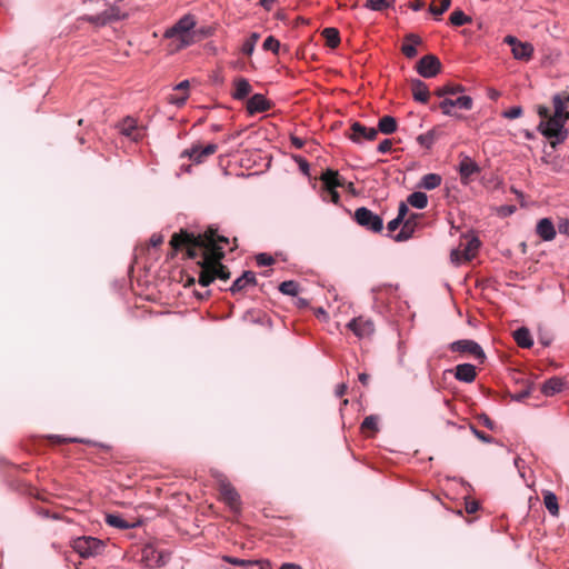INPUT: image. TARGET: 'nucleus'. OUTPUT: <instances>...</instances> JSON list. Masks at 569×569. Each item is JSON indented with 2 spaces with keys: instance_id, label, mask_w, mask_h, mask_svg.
<instances>
[{
  "instance_id": "a18cd8bd",
  "label": "nucleus",
  "mask_w": 569,
  "mask_h": 569,
  "mask_svg": "<svg viewBox=\"0 0 569 569\" xmlns=\"http://www.w3.org/2000/svg\"><path fill=\"white\" fill-rule=\"evenodd\" d=\"M263 49L264 50H270L272 51L273 53L278 54L279 52V48H280V42L272 36H269L264 41H263V44H262Z\"/></svg>"
},
{
  "instance_id": "2f4dec72",
  "label": "nucleus",
  "mask_w": 569,
  "mask_h": 569,
  "mask_svg": "<svg viewBox=\"0 0 569 569\" xmlns=\"http://www.w3.org/2000/svg\"><path fill=\"white\" fill-rule=\"evenodd\" d=\"M378 131L385 134H391L397 130V120L391 116H383L379 119Z\"/></svg>"
},
{
  "instance_id": "0eeeda50",
  "label": "nucleus",
  "mask_w": 569,
  "mask_h": 569,
  "mask_svg": "<svg viewBox=\"0 0 569 569\" xmlns=\"http://www.w3.org/2000/svg\"><path fill=\"white\" fill-rule=\"evenodd\" d=\"M73 550L82 558H89L100 553L103 548L102 541L92 537L77 538L72 543Z\"/></svg>"
},
{
  "instance_id": "4be33fe9",
  "label": "nucleus",
  "mask_w": 569,
  "mask_h": 569,
  "mask_svg": "<svg viewBox=\"0 0 569 569\" xmlns=\"http://www.w3.org/2000/svg\"><path fill=\"white\" fill-rule=\"evenodd\" d=\"M198 266L200 267L198 281L202 287H208L214 281V276L209 266L208 258H206L203 253L202 259L198 261Z\"/></svg>"
},
{
  "instance_id": "9d476101",
  "label": "nucleus",
  "mask_w": 569,
  "mask_h": 569,
  "mask_svg": "<svg viewBox=\"0 0 569 569\" xmlns=\"http://www.w3.org/2000/svg\"><path fill=\"white\" fill-rule=\"evenodd\" d=\"M416 70L423 78H433L441 71V62L435 54H427L417 62Z\"/></svg>"
},
{
  "instance_id": "f8f14e48",
  "label": "nucleus",
  "mask_w": 569,
  "mask_h": 569,
  "mask_svg": "<svg viewBox=\"0 0 569 569\" xmlns=\"http://www.w3.org/2000/svg\"><path fill=\"white\" fill-rule=\"evenodd\" d=\"M144 567L147 568H156L163 566L169 555L166 553L163 550H159L153 545H147L144 543Z\"/></svg>"
},
{
  "instance_id": "3c124183",
  "label": "nucleus",
  "mask_w": 569,
  "mask_h": 569,
  "mask_svg": "<svg viewBox=\"0 0 569 569\" xmlns=\"http://www.w3.org/2000/svg\"><path fill=\"white\" fill-rule=\"evenodd\" d=\"M256 262L258 266L260 267H264V266H271L274 263V259L273 257H271L270 254H267V253H259L257 257H256Z\"/></svg>"
},
{
  "instance_id": "5fc2aeb1",
  "label": "nucleus",
  "mask_w": 569,
  "mask_h": 569,
  "mask_svg": "<svg viewBox=\"0 0 569 569\" xmlns=\"http://www.w3.org/2000/svg\"><path fill=\"white\" fill-rule=\"evenodd\" d=\"M222 559L228 563H231L234 566H241V567H244V566H248L251 563L249 560H243V559H239V558H234V557H230V556H223Z\"/></svg>"
},
{
  "instance_id": "dca6fc26",
  "label": "nucleus",
  "mask_w": 569,
  "mask_h": 569,
  "mask_svg": "<svg viewBox=\"0 0 569 569\" xmlns=\"http://www.w3.org/2000/svg\"><path fill=\"white\" fill-rule=\"evenodd\" d=\"M351 133L349 138L357 143L362 142L363 140L372 141L378 136V130L376 128H368L360 122H355L350 127Z\"/></svg>"
},
{
  "instance_id": "603ef678",
  "label": "nucleus",
  "mask_w": 569,
  "mask_h": 569,
  "mask_svg": "<svg viewBox=\"0 0 569 569\" xmlns=\"http://www.w3.org/2000/svg\"><path fill=\"white\" fill-rule=\"evenodd\" d=\"M522 108L517 106L506 110L502 116L507 119H517L522 116Z\"/></svg>"
},
{
  "instance_id": "7c9ffc66",
  "label": "nucleus",
  "mask_w": 569,
  "mask_h": 569,
  "mask_svg": "<svg viewBox=\"0 0 569 569\" xmlns=\"http://www.w3.org/2000/svg\"><path fill=\"white\" fill-rule=\"evenodd\" d=\"M517 345L521 348H530L533 345L531 335L527 328H520L513 332Z\"/></svg>"
},
{
  "instance_id": "423d86ee",
  "label": "nucleus",
  "mask_w": 569,
  "mask_h": 569,
  "mask_svg": "<svg viewBox=\"0 0 569 569\" xmlns=\"http://www.w3.org/2000/svg\"><path fill=\"white\" fill-rule=\"evenodd\" d=\"M219 496L220 499L229 507V509L234 512L239 513L241 510V499L236 490V488L228 482L227 480L222 479L219 481Z\"/></svg>"
},
{
  "instance_id": "f257e3e1",
  "label": "nucleus",
  "mask_w": 569,
  "mask_h": 569,
  "mask_svg": "<svg viewBox=\"0 0 569 569\" xmlns=\"http://www.w3.org/2000/svg\"><path fill=\"white\" fill-rule=\"evenodd\" d=\"M229 239L218 234V230L210 227L203 233L193 234L184 229L174 232L169 241L172 256L178 251H186L188 259H196L199 251H202L208 258L209 266L214 279L228 280L230 278L229 269L221 263L224 258V250L221 244H228Z\"/></svg>"
},
{
  "instance_id": "a19ab883",
  "label": "nucleus",
  "mask_w": 569,
  "mask_h": 569,
  "mask_svg": "<svg viewBox=\"0 0 569 569\" xmlns=\"http://www.w3.org/2000/svg\"><path fill=\"white\" fill-rule=\"evenodd\" d=\"M362 432L375 433L378 431V419L375 416H368L361 423Z\"/></svg>"
},
{
  "instance_id": "412c9836",
  "label": "nucleus",
  "mask_w": 569,
  "mask_h": 569,
  "mask_svg": "<svg viewBox=\"0 0 569 569\" xmlns=\"http://www.w3.org/2000/svg\"><path fill=\"white\" fill-rule=\"evenodd\" d=\"M455 377L459 381L472 382L477 377L476 367L470 363H461L456 367Z\"/></svg>"
},
{
  "instance_id": "f03ea898",
  "label": "nucleus",
  "mask_w": 569,
  "mask_h": 569,
  "mask_svg": "<svg viewBox=\"0 0 569 569\" xmlns=\"http://www.w3.org/2000/svg\"><path fill=\"white\" fill-rule=\"evenodd\" d=\"M568 106V92H560L552 97V112L546 106H537V113L540 118L537 129L549 140L550 146L553 149H556L558 144L562 143L568 137V131L565 129V124L569 120Z\"/></svg>"
},
{
  "instance_id": "f3484780",
  "label": "nucleus",
  "mask_w": 569,
  "mask_h": 569,
  "mask_svg": "<svg viewBox=\"0 0 569 569\" xmlns=\"http://www.w3.org/2000/svg\"><path fill=\"white\" fill-rule=\"evenodd\" d=\"M271 107V102L260 93L253 94L247 102V111L249 114L268 111Z\"/></svg>"
},
{
  "instance_id": "cd10ccee",
  "label": "nucleus",
  "mask_w": 569,
  "mask_h": 569,
  "mask_svg": "<svg viewBox=\"0 0 569 569\" xmlns=\"http://www.w3.org/2000/svg\"><path fill=\"white\" fill-rule=\"evenodd\" d=\"M251 91L252 87L249 83V81L244 78H238L234 81V91L232 93V97L237 100H242L247 98Z\"/></svg>"
},
{
  "instance_id": "9b49d317",
  "label": "nucleus",
  "mask_w": 569,
  "mask_h": 569,
  "mask_svg": "<svg viewBox=\"0 0 569 569\" xmlns=\"http://www.w3.org/2000/svg\"><path fill=\"white\" fill-rule=\"evenodd\" d=\"M505 42L511 47L512 56L517 60L528 61L533 54V47L529 42H521L513 36H507Z\"/></svg>"
},
{
  "instance_id": "6e6d98bb",
  "label": "nucleus",
  "mask_w": 569,
  "mask_h": 569,
  "mask_svg": "<svg viewBox=\"0 0 569 569\" xmlns=\"http://www.w3.org/2000/svg\"><path fill=\"white\" fill-rule=\"evenodd\" d=\"M392 148V141L389 140V139H385L383 141H381L378 146V151L380 153H387L391 150Z\"/></svg>"
},
{
  "instance_id": "b1692460",
  "label": "nucleus",
  "mask_w": 569,
  "mask_h": 569,
  "mask_svg": "<svg viewBox=\"0 0 569 569\" xmlns=\"http://www.w3.org/2000/svg\"><path fill=\"white\" fill-rule=\"evenodd\" d=\"M119 129L123 136L133 141H137L140 134V130L137 127V120L129 117L122 120V122L119 124Z\"/></svg>"
},
{
  "instance_id": "a878e982",
  "label": "nucleus",
  "mask_w": 569,
  "mask_h": 569,
  "mask_svg": "<svg viewBox=\"0 0 569 569\" xmlns=\"http://www.w3.org/2000/svg\"><path fill=\"white\" fill-rule=\"evenodd\" d=\"M480 171L479 166L472 161L470 158H465L459 166V172L462 182L467 183L468 179L473 174Z\"/></svg>"
},
{
  "instance_id": "c9c22d12",
  "label": "nucleus",
  "mask_w": 569,
  "mask_h": 569,
  "mask_svg": "<svg viewBox=\"0 0 569 569\" xmlns=\"http://www.w3.org/2000/svg\"><path fill=\"white\" fill-rule=\"evenodd\" d=\"M465 91V88L461 84L457 83H447L435 91V94L438 97L446 96H456Z\"/></svg>"
},
{
  "instance_id": "e433bc0d",
  "label": "nucleus",
  "mask_w": 569,
  "mask_h": 569,
  "mask_svg": "<svg viewBox=\"0 0 569 569\" xmlns=\"http://www.w3.org/2000/svg\"><path fill=\"white\" fill-rule=\"evenodd\" d=\"M541 160L550 166L551 170L555 172L563 171L562 160L558 156H552L551 153H545Z\"/></svg>"
},
{
  "instance_id": "4c0bfd02",
  "label": "nucleus",
  "mask_w": 569,
  "mask_h": 569,
  "mask_svg": "<svg viewBox=\"0 0 569 569\" xmlns=\"http://www.w3.org/2000/svg\"><path fill=\"white\" fill-rule=\"evenodd\" d=\"M279 291L283 295L296 297L299 293V283L293 280L283 281L279 284Z\"/></svg>"
},
{
  "instance_id": "393cba45",
  "label": "nucleus",
  "mask_w": 569,
  "mask_h": 569,
  "mask_svg": "<svg viewBox=\"0 0 569 569\" xmlns=\"http://www.w3.org/2000/svg\"><path fill=\"white\" fill-rule=\"evenodd\" d=\"M106 522L111 527H116V528H120V529H129V528H133V527L141 525L140 519H137L133 522H129L126 519H123L120 515H113V513L106 515Z\"/></svg>"
},
{
  "instance_id": "a211bd4d",
  "label": "nucleus",
  "mask_w": 569,
  "mask_h": 569,
  "mask_svg": "<svg viewBox=\"0 0 569 569\" xmlns=\"http://www.w3.org/2000/svg\"><path fill=\"white\" fill-rule=\"evenodd\" d=\"M257 279L252 271H244L241 277L236 279L230 288V291L236 295L246 290L250 286H256Z\"/></svg>"
},
{
  "instance_id": "1a4fd4ad",
  "label": "nucleus",
  "mask_w": 569,
  "mask_h": 569,
  "mask_svg": "<svg viewBox=\"0 0 569 569\" xmlns=\"http://www.w3.org/2000/svg\"><path fill=\"white\" fill-rule=\"evenodd\" d=\"M452 352L468 353L475 359L482 363L486 359V355L482 348L473 340L463 339L457 340L449 346Z\"/></svg>"
},
{
  "instance_id": "2eb2a0df",
  "label": "nucleus",
  "mask_w": 569,
  "mask_h": 569,
  "mask_svg": "<svg viewBox=\"0 0 569 569\" xmlns=\"http://www.w3.org/2000/svg\"><path fill=\"white\" fill-rule=\"evenodd\" d=\"M421 214L411 213L408 218L403 219L401 230L393 237L395 241L402 242L412 238Z\"/></svg>"
},
{
  "instance_id": "8fccbe9b",
  "label": "nucleus",
  "mask_w": 569,
  "mask_h": 569,
  "mask_svg": "<svg viewBox=\"0 0 569 569\" xmlns=\"http://www.w3.org/2000/svg\"><path fill=\"white\" fill-rule=\"evenodd\" d=\"M470 430L476 436V438L485 443H491L493 441L491 436L478 430L473 425H470Z\"/></svg>"
},
{
  "instance_id": "c85d7f7f",
  "label": "nucleus",
  "mask_w": 569,
  "mask_h": 569,
  "mask_svg": "<svg viewBox=\"0 0 569 569\" xmlns=\"http://www.w3.org/2000/svg\"><path fill=\"white\" fill-rule=\"evenodd\" d=\"M562 387V380L558 377H552L542 385L541 391L546 396H553L557 392L561 391Z\"/></svg>"
},
{
  "instance_id": "79ce46f5",
  "label": "nucleus",
  "mask_w": 569,
  "mask_h": 569,
  "mask_svg": "<svg viewBox=\"0 0 569 569\" xmlns=\"http://www.w3.org/2000/svg\"><path fill=\"white\" fill-rule=\"evenodd\" d=\"M451 4V0H439V6L436 4V0L430 4V12L435 16H441L446 12Z\"/></svg>"
},
{
  "instance_id": "0e129e2a",
  "label": "nucleus",
  "mask_w": 569,
  "mask_h": 569,
  "mask_svg": "<svg viewBox=\"0 0 569 569\" xmlns=\"http://www.w3.org/2000/svg\"><path fill=\"white\" fill-rule=\"evenodd\" d=\"M290 141L292 146L297 149H301L305 144V141L301 138H298L296 136H291Z\"/></svg>"
},
{
  "instance_id": "864d4df0",
  "label": "nucleus",
  "mask_w": 569,
  "mask_h": 569,
  "mask_svg": "<svg viewBox=\"0 0 569 569\" xmlns=\"http://www.w3.org/2000/svg\"><path fill=\"white\" fill-rule=\"evenodd\" d=\"M478 421L490 430H495L496 423L490 419V417L486 413H480L477 416Z\"/></svg>"
},
{
  "instance_id": "bb28decb",
  "label": "nucleus",
  "mask_w": 569,
  "mask_h": 569,
  "mask_svg": "<svg viewBox=\"0 0 569 569\" xmlns=\"http://www.w3.org/2000/svg\"><path fill=\"white\" fill-rule=\"evenodd\" d=\"M421 40L418 36L416 34H408L406 37V41L405 43L402 44L401 47V51L402 53L409 58V59H412L415 58L417 54H418V51H417V46L420 44Z\"/></svg>"
},
{
  "instance_id": "6ab92c4d",
  "label": "nucleus",
  "mask_w": 569,
  "mask_h": 569,
  "mask_svg": "<svg viewBox=\"0 0 569 569\" xmlns=\"http://www.w3.org/2000/svg\"><path fill=\"white\" fill-rule=\"evenodd\" d=\"M410 87L413 99L416 101L421 103H427L429 101L430 92L428 86L423 81L419 79H412Z\"/></svg>"
},
{
  "instance_id": "e2e57ef3",
  "label": "nucleus",
  "mask_w": 569,
  "mask_h": 569,
  "mask_svg": "<svg viewBox=\"0 0 569 569\" xmlns=\"http://www.w3.org/2000/svg\"><path fill=\"white\" fill-rule=\"evenodd\" d=\"M461 257L463 258V253L460 250H452L450 258L453 262L459 263L461 261Z\"/></svg>"
},
{
  "instance_id": "bf43d9fd",
  "label": "nucleus",
  "mask_w": 569,
  "mask_h": 569,
  "mask_svg": "<svg viewBox=\"0 0 569 569\" xmlns=\"http://www.w3.org/2000/svg\"><path fill=\"white\" fill-rule=\"evenodd\" d=\"M325 191L328 193V196L330 197V200L333 203H336V204L339 203L340 196H339L337 189H326Z\"/></svg>"
},
{
  "instance_id": "de8ad7c7",
  "label": "nucleus",
  "mask_w": 569,
  "mask_h": 569,
  "mask_svg": "<svg viewBox=\"0 0 569 569\" xmlns=\"http://www.w3.org/2000/svg\"><path fill=\"white\" fill-rule=\"evenodd\" d=\"M478 249V241L471 240L468 242L467 248L462 251L463 260L469 261L473 258L475 251Z\"/></svg>"
},
{
  "instance_id": "58836bf2",
  "label": "nucleus",
  "mask_w": 569,
  "mask_h": 569,
  "mask_svg": "<svg viewBox=\"0 0 569 569\" xmlns=\"http://www.w3.org/2000/svg\"><path fill=\"white\" fill-rule=\"evenodd\" d=\"M436 139L437 133L436 130L432 129L423 134L418 136L417 141L419 142L420 146L425 147L426 149H430L433 146Z\"/></svg>"
},
{
  "instance_id": "c03bdc74",
  "label": "nucleus",
  "mask_w": 569,
  "mask_h": 569,
  "mask_svg": "<svg viewBox=\"0 0 569 569\" xmlns=\"http://www.w3.org/2000/svg\"><path fill=\"white\" fill-rule=\"evenodd\" d=\"M259 38L260 36L258 33H251V36L242 44V52L247 56H251Z\"/></svg>"
},
{
  "instance_id": "72a5a7b5",
  "label": "nucleus",
  "mask_w": 569,
  "mask_h": 569,
  "mask_svg": "<svg viewBox=\"0 0 569 569\" xmlns=\"http://www.w3.org/2000/svg\"><path fill=\"white\" fill-rule=\"evenodd\" d=\"M543 503L550 515L558 517L559 516V505L557 496L551 491H543Z\"/></svg>"
},
{
  "instance_id": "7ed1b4c3",
  "label": "nucleus",
  "mask_w": 569,
  "mask_h": 569,
  "mask_svg": "<svg viewBox=\"0 0 569 569\" xmlns=\"http://www.w3.org/2000/svg\"><path fill=\"white\" fill-rule=\"evenodd\" d=\"M196 26V19L191 14H186L179 19L171 28L167 29L163 37L171 39V51H177L190 46L193 42L191 30Z\"/></svg>"
},
{
  "instance_id": "052dcab7",
  "label": "nucleus",
  "mask_w": 569,
  "mask_h": 569,
  "mask_svg": "<svg viewBox=\"0 0 569 569\" xmlns=\"http://www.w3.org/2000/svg\"><path fill=\"white\" fill-rule=\"evenodd\" d=\"M189 81L188 80H184L182 82H180L179 84H177L173 89L178 90V92H186V93H189Z\"/></svg>"
},
{
  "instance_id": "ddd939ff",
  "label": "nucleus",
  "mask_w": 569,
  "mask_h": 569,
  "mask_svg": "<svg viewBox=\"0 0 569 569\" xmlns=\"http://www.w3.org/2000/svg\"><path fill=\"white\" fill-rule=\"evenodd\" d=\"M347 327L359 338L370 337L375 332L373 321L363 316L352 319Z\"/></svg>"
},
{
  "instance_id": "20e7f679",
  "label": "nucleus",
  "mask_w": 569,
  "mask_h": 569,
  "mask_svg": "<svg viewBox=\"0 0 569 569\" xmlns=\"http://www.w3.org/2000/svg\"><path fill=\"white\" fill-rule=\"evenodd\" d=\"M123 0H121L114 6L106 9L103 12L93 16H86L83 19L96 26H106L107 23L124 19L129 16V13L123 10Z\"/></svg>"
},
{
  "instance_id": "aec40b11",
  "label": "nucleus",
  "mask_w": 569,
  "mask_h": 569,
  "mask_svg": "<svg viewBox=\"0 0 569 569\" xmlns=\"http://www.w3.org/2000/svg\"><path fill=\"white\" fill-rule=\"evenodd\" d=\"M320 180L323 184V190L326 189H337L338 187L343 186V179L340 177L337 170L327 169L322 172Z\"/></svg>"
},
{
  "instance_id": "13d9d810",
  "label": "nucleus",
  "mask_w": 569,
  "mask_h": 569,
  "mask_svg": "<svg viewBox=\"0 0 569 569\" xmlns=\"http://www.w3.org/2000/svg\"><path fill=\"white\" fill-rule=\"evenodd\" d=\"M408 212H409V209H408L407 202H400L397 217L399 219L403 220V219H406Z\"/></svg>"
},
{
  "instance_id": "4468645a",
  "label": "nucleus",
  "mask_w": 569,
  "mask_h": 569,
  "mask_svg": "<svg viewBox=\"0 0 569 569\" xmlns=\"http://www.w3.org/2000/svg\"><path fill=\"white\" fill-rule=\"evenodd\" d=\"M473 106V101L469 96H460L456 99L445 98L440 103L439 108L447 116H452L451 109L459 108L462 110H471Z\"/></svg>"
},
{
  "instance_id": "37998d69",
  "label": "nucleus",
  "mask_w": 569,
  "mask_h": 569,
  "mask_svg": "<svg viewBox=\"0 0 569 569\" xmlns=\"http://www.w3.org/2000/svg\"><path fill=\"white\" fill-rule=\"evenodd\" d=\"M450 23L453 24V26H457V27H460V26H463L466 24L467 22L470 21V18L467 17L461 10H455L451 14H450Z\"/></svg>"
},
{
  "instance_id": "c756f323",
  "label": "nucleus",
  "mask_w": 569,
  "mask_h": 569,
  "mask_svg": "<svg viewBox=\"0 0 569 569\" xmlns=\"http://www.w3.org/2000/svg\"><path fill=\"white\" fill-rule=\"evenodd\" d=\"M441 182H442V178L440 174L428 173L421 178L418 187L427 189V190H433V189L438 188L441 184Z\"/></svg>"
},
{
  "instance_id": "680f3d73",
  "label": "nucleus",
  "mask_w": 569,
  "mask_h": 569,
  "mask_svg": "<svg viewBox=\"0 0 569 569\" xmlns=\"http://www.w3.org/2000/svg\"><path fill=\"white\" fill-rule=\"evenodd\" d=\"M50 440H52L53 442H58V443H62V442H77L78 441V439H76V438L68 439V438H62L61 436H51Z\"/></svg>"
},
{
  "instance_id": "49530a36",
  "label": "nucleus",
  "mask_w": 569,
  "mask_h": 569,
  "mask_svg": "<svg viewBox=\"0 0 569 569\" xmlns=\"http://www.w3.org/2000/svg\"><path fill=\"white\" fill-rule=\"evenodd\" d=\"M531 391H532V385L528 382V383H526V386L522 390L511 395V399L516 400V401H522L530 396Z\"/></svg>"
},
{
  "instance_id": "f704fd0d",
  "label": "nucleus",
  "mask_w": 569,
  "mask_h": 569,
  "mask_svg": "<svg viewBox=\"0 0 569 569\" xmlns=\"http://www.w3.org/2000/svg\"><path fill=\"white\" fill-rule=\"evenodd\" d=\"M407 203L417 209H425L428 204V197L421 191H416L408 196Z\"/></svg>"
},
{
  "instance_id": "69168bd1",
  "label": "nucleus",
  "mask_w": 569,
  "mask_h": 569,
  "mask_svg": "<svg viewBox=\"0 0 569 569\" xmlns=\"http://www.w3.org/2000/svg\"><path fill=\"white\" fill-rule=\"evenodd\" d=\"M559 231L561 233H565L567 236H569V219L562 221L560 224H559Z\"/></svg>"
},
{
  "instance_id": "09e8293b",
  "label": "nucleus",
  "mask_w": 569,
  "mask_h": 569,
  "mask_svg": "<svg viewBox=\"0 0 569 569\" xmlns=\"http://www.w3.org/2000/svg\"><path fill=\"white\" fill-rule=\"evenodd\" d=\"M366 7L371 10L380 11L388 7V2L387 0H366Z\"/></svg>"
},
{
  "instance_id": "6e6552de",
  "label": "nucleus",
  "mask_w": 569,
  "mask_h": 569,
  "mask_svg": "<svg viewBox=\"0 0 569 569\" xmlns=\"http://www.w3.org/2000/svg\"><path fill=\"white\" fill-rule=\"evenodd\" d=\"M218 150V146L216 143H208L207 146H202L197 142L193 143L190 148L182 151L181 157H188L192 162L199 164L202 163L207 158L214 154Z\"/></svg>"
},
{
  "instance_id": "473e14b6",
  "label": "nucleus",
  "mask_w": 569,
  "mask_h": 569,
  "mask_svg": "<svg viewBox=\"0 0 569 569\" xmlns=\"http://www.w3.org/2000/svg\"><path fill=\"white\" fill-rule=\"evenodd\" d=\"M321 36L326 40V44L331 49H335L340 43V34L336 28H326L322 30Z\"/></svg>"
},
{
  "instance_id": "5701e85b",
  "label": "nucleus",
  "mask_w": 569,
  "mask_h": 569,
  "mask_svg": "<svg viewBox=\"0 0 569 569\" xmlns=\"http://www.w3.org/2000/svg\"><path fill=\"white\" fill-rule=\"evenodd\" d=\"M537 233L545 241H550L556 237V230L550 219L543 218L537 223Z\"/></svg>"
},
{
  "instance_id": "39448f33",
  "label": "nucleus",
  "mask_w": 569,
  "mask_h": 569,
  "mask_svg": "<svg viewBox=\"0 0 569 569\" xmlns=\"http://www.w3.org/2000/svg\"><path fill=\"white\" fill-rule=\"evenodd\" d=\"M353 219L359 226L372 232H380L383 228L382 218L366 207L358 208Z\"/></svg>"
},
{
  "instance_id": "774afa93",
  "label": "nucleus",
  "mask_w": 569,
  "mask_h": 569,
  "mask_svg": "<svg viewBox=\"0 0 569 569\" xmlns=\"http://www.w3.org/2000/svg\"><path fill=\"white\" fill-rule=\"evenodd\" d=\"M279 569H302V568L296 563H283Z\"/></svg>"
},
{
  "instance_id": "338daca9",
  "label": "nucleus",
  "mask_w": 569,
  "mask_h": 569,
  "mask_svg": "<svg viewBox=\"0 0 569 569\" xmlns=\"http://www.w3.org/2000/svg\"><path fill=\"white\" fill-rule=\"evenodd\" d=\"M277 0H259V3L267 10L270 11Z\"/></svg>"
},
{
  "instance_id": "ea45409f",
  "label": "nucleus",
  "mask_w": 569,
  "mask_h": 569,
  "mask_svg": "<svg viewBox=\"0 0 569 569\" xmlns=\"http://www.w3.org/2000/svg\"><path fill=\"white\" fill-rule=\"evenodd\" d=\"M189 97V93L186 92H178V90L173 89L171 93L168 94L167 100L171 104H176L178 107H181L184 104Z\"/></svg>"
},
{
  "instance_id": "4d7b16f0",
  "label": "nucleus",
  "mask_w": 569,
  "mask_h": 569,
  "mask_svg": "<svg viewBox=\"0 0 569 569\" xmlns=\"http://www.w3.org/2000/svg\"><path fill=\"white\" fill-rule=\"evenodd\" d=\"M402 222L403 220L399 219L398 217H396L393 220H391L388 226H387V229L388 231L391 233V232H395L400 226H402Z\"/></svg>"
}]
</instances>
